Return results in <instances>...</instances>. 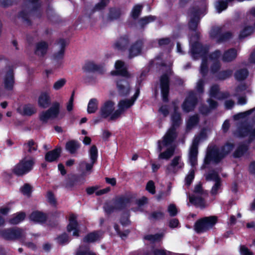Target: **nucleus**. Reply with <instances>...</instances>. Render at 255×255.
<instances>
[{"instance_id": "18", "label": "nucleus", "mask_w": 255, "mask_h": 255, "mask_svg": "<svg viewBox=\"0 0 255 255\" xmlns=\"http://www.w3.org/2000/svg\"><path fill=\"white\" fill-rule=\"evenodd\" d=\"M61 148L60 147H56L45 153L44 159L48 162L57 161L61 156Z\"/></svg>"}, {"instance_id": "55", "label": "nucleus", "mask_w": 255, "mask_h": 255, "mask_svg": "<svg viewBox=\"0 0 255 255\" xmlns=\"http://www.w3.org/2000/svg\"><path fill=\"white\" fill-rule=\"evenodd\" d=\"M164 218V213L160 211L152 212L149 216V219H154L157 220L159 219H163Z\"/></svg>"}, {"instance_id": "35", "label": "nucleus", "mask_w": 255, "mask_h": 255, "mask_svg": "<svg viewBox=\"0 0 255 255\" xmlns=\"http://www.w3.org/2000/svg\"><path fill=\"white\" fill-rule=\"evenodd\" d=\"M249 75V71L246 68H242L237 70L235 74V78L238 81L245 80Z\"/></svg>"}, {"instance_id": "47", "label": "nucleus", "mask_w": 255, "mask_h": 255, "mask_svg": "<svg viewBox=\"0 0 255 255\" xmlns=\"http://www.w3.org/2000/svg\"><path fill=\"white\" fill-rule=\"evenodd\" d=\"M121 15V10L116 8H111L108 14V18L110 20L117 19Z\"/></svg>"}, {"instance_id": "10", "label": "nucleus", "mask_w": 255, "mask_h": 255, "mask_svg": "<svg viewBox=\"0 0 255 255\" xmlns=\"http://www.w3.org/2000/svg\"><path fill=\"white\" fill-rule=\"evenodd\" d=\"M221 160V159L219 155L218 148L216 146L208 147L204 160V164L209 165L211 161H213L216 163H218Z\"/></svg>"}, {"instance_id": "1", "label": "nucleus", "mask_w": 255, "mask_h": 255, "mask_svg": "<svg viewBox=\"0 0 255 255\" xmlns=\"http://www.w3.org/2000/svg\"><path fill=\"white\" fill-rule=\"evenodd\" d=\"M132 197L130 195H121L116 196L113 199V205L106 203L104 209L107 215H110L115 211H123L128 208L132 202Z\"/></svg>"}, {"instance_id": "49", "label": "nucleus", "mask_w": 255, "mask_h": 255, "mask_svg": "<svg viewBox=\"0 0 255 255\" xmlns=\"http://www.w3.org/2000/svg\"><path fill=\"white\" fill-rule=\"evenodd\" d=\"M109 0H101L97 3L92 10V12H94L97 10H101L105 8V7L109 3Z\"/></svg>"}, {"instance_id": "37", "label": "nucleus", "mask_w": 255, "mask_h": 255, "mask_svg": "<svg viewBox=\"0 0 255 255\" xmlns=\"http://www.w3.org/2000/svg\"><path fill=\"white\" fill-rule=\"evenodd\" d=\"M156 17L153 15H148L140 18L138 20V23L142 29H144L145 25L149 23L155 21Z\"/></svg>"}, {"instance_id": "32", "label": "nucleus", "mask_w": 255, "mask_h": 255, "mask_svg": "<svg viewBox=\"0 0 255 255\" xmlns=\"http://www.w3.org/2000/svg\"><path fill=\"white\" fill-rule=\"evenodd\" d=\"M254 32V27L251 25L245 26L240 32L239 39L241 40L251 35Z\"/></svg>"}, {"instance_id": "11", "label": "nucleus", "mask_w": 255, "mask_h": 255, "mask_svg": "<svg viewBox=\"0 0 255 255\" xmlns=\"http://www.w3.org/2000/svg\"><path fill=\"white\" fill-rule=\"evenodd\" d=\"M208 51L209 48L207 46L203 45L198 41L194 42L191 48V54L194 58L206 56Z\"/></svg>"}, {"instance_id": "40", "label": "nucleus", "mask_w": 255, "mask_h": 255, "mask_svg": "<svg viewBox=\"0 0 255 255\" xmlns=\"http://www.w3.org/2000/svg\"><path fill=\"white\" fill-rule=\"evenodd\" d=\"M233 71L231 69H227L219 71L216 75V77L220 80H225L231 77L233 74Z\"/></svg>"}, {"instance_id": "15", "label": "nucleus", "mask_w": 255, "mask_h": 255, "mask_svg": "<svg viewBox=\"0 0 255 255\" xmlns=\"http://www.w3.org/2000/svg\"><path fill=\"white\" fill-rule=\"evenodd\" d=\"M115 103L111 100L106 101L101 107L99 114L105 119L108 118L114 112Z\"/></svg>"}, {"instance_id": "60", "label": "nucleus", "mask_w": 255, "mask_h": 255, "mask_svg": "<svg viewBox=\"0 0 255 255\" xmlns=\"http://www.w3.org/2000/svg\"><path fill=\"white\" fill-rule=\"evenodd\" d=\"M195 177V170L194 169H192L190 170V172L189 174H188L186 177H185V182L186 185L187 186H190L193 179Z\"/></svg>"}, {"instance_id": "38", "label": "nucleus", "mask_w": 255, "mask_h": 255, "mask_svg": "<svg viewBox=\"0 0 255 255\" xmlns=\"http://www.w3.org/2000/svg\"><path fill=\"white\" fill-rule=\"evenodd\" d=\"M100 239V236L97 231H94L88 234L84 238L85 243H93Z\"/></svg>"}, {"instance_id": "27", "label": "nucleus", "mask_w": 255, "mask_h": 255, "mask_svg": "<svg viewBox=\"0 0 255 255\" xmlns=\"http://www.w3.org/2000/svg\"><path fill=\"white\" fill-rule=\"evenodd\" d=\"M237 56V50L231 48L226 50L222 55V60L224 62H230L234 60Z\"/></svg>"}, {"instance_id": "29", "label": "nucleus", "mask_w": 255, "mask_h": 255, "mask_svg": "<svg viewBox=\"0 0 255 255\" xmlns=\"http://www.w3.org/2000/svg\"><path fill=\"white\" fill-rule=\"evenodd\" d=\"M80 181V177L75 174H72L68 175L66 180L65 187L67 189H72L76 186Z\"/></svg>"}, {"instance_id": "51", "label": "nucleus", "mask_w": 255, "mask_h": 255, "mask_svg": "<svg viewBox=\"0 0 255 255\" xmlns=\"http://www.w3.org/2000/svg\"><path fill=\"white\" fill-rule=\"evenodd\" d=\"M205 179L206 181L213 180L215 182H216V181L221 180L218 173L214 170H213L211 172L208 173L206 175Z\"/></svg>"}, {"instance_id": "41", "label": "nucleus", "mask_w": 255, "mask_h": 255, "mask_svg": "<svg viewBox=\"0 0 255 255\" xmlns=\"http://www.w3.org/2000/svg\"><path fill=\"white\" fill-rule=\"evenodd\" d=\"M23 146L27 149V150L28 153L36 151L38 149V145L33 139L29 140L27 143L23 144Z\"/></svg>"}, {"instance_id": "61", "label": "nucleus", "mask_w": 255, "mask_h": 255, "mask_svg": "<svg viewBox=\"0 0 255 255\" xmlns=\"http://www.w3.org/2000/svg\"><path fill=\"white\" fill-rule=\"evenodd\" d=\"M39 119L43 124H46L48 122V120L51 119L49 113L47 111L41 112L39 116Z\"/></svg>"}, {"instance_id": "8", "label": "nucleus", "mask_w": 255, "mask_h": 255, "mask_svg": "<svg viewBox=\"0 0 255 255\" xmlns=\"http://www.w3.org/2000/svg\"><path fill=\"white\" fill-rule=\"evenodd\" d=\"M198 103V99L194 92H190L182 105L184 112L189 113L193 111Z\"/></svg>"}, {"instance_id": "56", "label": "nucleus", "mask_w": 255, "mask_h": 255, "mask_svg": "<svg viewBox=\"0 0 255 255\" xmlns=\"http://www.w3.org/2000/svg\"><path fill=\"white\" fill-rule=\"evenodd\" d=\"M188 12L191 16V18L200 19V9L195 7H191L188 10Z\"/></svg>"}, {"instance_id": "25", "label": "nucleus", "mask_w": 255, "mask_h": 255, "mask_svg": "<svg viewBox=\"0 0 255 255\" xmlns=\"http://www.w3.org/2000/svg\"><path fill=\"white\" fill-rule=\"evenodd\" d=\"M181 157L180 156H175L171 160V163L167 165L166 169L168 172H175V169H182L184 164L183 162H179Z\"/></svg>"}, {"instance_id": "44", "label": "nucleus", "mask_w": 255, "mask_h": 255, "mask_svg": "<svg viewBox=\"0 0 255 255\" xmlns=\"http://www.w3.org/2000/svg\"><path fill=\"white\" fill-rule=\"evenodd\" d=\"M36 111L31 104H26L23 107V111L21 114L23 116H31L35 114Z\"/></svg>"}, {"instance_id": "26", "label": "nucleus", "mask_w": 255, "mask_h": 255, "mask_svg": "<svg viewBox=\"0 0 255 255\" xmlns=\"http://www.w3.org/2000/svg\"><path fill=\"white\" fill-rule=\"evenodd\" d=\"M80 147V143L78 140L75 139L68 141L65 144L66 150L71 154L76 153Z\"/></svg>"}, {"instance_id": "9", "label": "nucleus", "mask_w": 255, "mask_h": 255, "mask_svg": "<svg viewBox=\"0 0 255 255\" xmlns=\"http://www.w3.org/2000/svg\"><path fill=\"white\" fill-rule=\"evenodd\" d=\"M200 137L196 136L194 137L192 145L190 148L189 160L191 165L195 166L197 164V156L198 153V145L200 141Z\"/></svg>"}, {"instance_id": "7", "label": "nucleus", "mask_w": 255, "mask_h": 255, "mask_svg": "<svg viewBox=\"0 0 255 255\" xmlns=\"http://www.w3.org/2000/svg\"><path fill=\"white\" fill-rule=\"evenodd\" d=\"M129 78L122 77L118 78L116 80V87L120 97H126L130 93V86Z\"/></svg>"}, {"instance_id": "48", "label": "nucleus", "mask_w": 255, "mask_h": 255, "mask_svg": "<svg viewBox=\"0 0 255 255\" xmlns=\"http://www.w3.org/2000/svg\"><path fill=\"white\" fill-rule=\"evenodd\" d=\"M89 155L91 161L93 162H96L98 156V151L97 146L95 145H92L89 150Z\"/></svg>"}, {"instance_id": "39", "label": "nucleus", "mask_w": 255, "mask_h": 255, "mask_svg": "<svg viewBox=\"0 0 255 255\" xmlns=\"http://www.w3.org/2000/svg\"><path fill=\"white\" fill-rule=\"evenodd\" d=\"M200 121L199 117L197 115H194L191 116L187 122L186 125V128L188 129H190L194 127L197 125Z\"/></svg>"}, {"instance_id": "58", "label": "nucleus", "mask_w": 255, "mask_h": 255, "mask_svg": "<svg viewBox=\"0 0 255 255\" xmlns=\"http://www.w3.org/2000/svg\"><path fill=\"white\" fill-rule=\"evenodd\" d=\"M89 250L90 248L89 245H82L80 246L79 249L77 250L76 255H88Z\"/></svg>"}, {"instance_id": "19", "label": "nucleus", "mask_w": 255, "mask_h": 255, "mask_svg": "<svg viewBox=\"0 0 255 255\" xmlns=\"http://www.w3.org/2000/svg\"><path fill=\"white\" fill-rule=\"evenodd\" d=\"M129 44V39L128 35L121 36L114 43L113 46L116 49L125 51Z\"/></svg>"}, {"instance_id": "59", "label": "nucleus", "mask_w": 255, "mask_h": 255, "mask_svg": "<svg viewBox=\"0 0 255 255\" xmlns=\"http://www.w3.org/2000/svg\"><path fill=\"white\" fill-rule=\"evenodd\" d=\"M250 128L249 126H244L241 127L239 128V136L242 137H244L250 135Z\"/></svg>"}, {"instance_id": "23", "label": "nucleus", "mask_w": 255, "mask_h": 255, "mask_svg": "<svg viewBox=\"0 0 255 255\" xmlns=\"http://www.w3.org/2000/svg\"><path fill=\"white\" fill-rule=\"evenodd\" d=\"M38 106L44 109L49 107L51 105V98L49 94L46 92H42L38 99Z\"/></svg>"}, {"instance_id": "6", "label": "nucleus", "mask_w": 255, "mask_h": 255, "mask_svg": "<svg viewBox=\"0 0 255 255\" xmlns=\"http://www.w3.org/2000/svg\"><path fill=\"white\" fill-rule=\"evenodd\" d=\"M0 235L6 241H15L25 237L23 230L16 227L4 229L0 231Z\"/></svg>"}, {"instance_id": "64", "label": "nucleus", "mask_w": 255, "mask_h": 255, "mask_svg": "<svg viewBox=\"0 0 255 255\" xmlns=\"http://www.w3.org/2000/svg\"><path fill=\"white\" fill-rule=\"evenodd\" d=\"M221 52L220 50L217 49L214 52L210 53V54L209 56V57L210 60H212L213 61H219V59L221 56Z\"/></svg>"}, {"instance_id": "28", "label": "nucleus", "mask_w": 255, "mask_h": 255, "mask_svg": "<svg viewBox=\"0 0 255 255\" xmlns=\"http://www.w3.org/2000/svg\"><path fill=\"white\" fill-rule=\"evenodd\" d=\"M235 147V144L227 142L224 145L222 146L221 149L218 148V153L220 159L222 160L233 150Z\"/></svg>"}, {"instance_id": "53", "label": "nucleus", "mask_w": 255, "mask_h": 255, "mask_svg": "<svg viewBox=\"0 0 255 255\" xmlns=\"http://www.w3.org/2000/svg\"><path fill=\"white\" fill-rule=\"evenodd\" d=\"M200 19L191 18L188 22L189 29L192 31H196L197 30L198 25L199 23Z\"/></svg>"}, {"instance_id": "30", "label": "nucleus", "mask_w": 255, "mask_h": 255, "mask_svg": "<svg viewBox=\"0 0 255 255\" xmlns=\"http://www.w3.org/2000/svg\"><path fill=\"white\" fill-rule=\"evenodd\" d=\"M190 203L197 207L201 209L205 208V201L203 198L199 196L192 195L189 198Z\"/></svg>"}, {"instance_id": "50", "label": "nucleus", "mask_w": 255, "mask_h": 255, "mask_svg": "<svg viewBox=\"0 0 255 255\" xmlns=\"http://www.w3.org/2000/svg\"><path fill=\"white\" fill-rule=\"evenodd\" d=\"M56 239L57 243L61 245L66 244L69 242V237L66 233L59 235Z\"/></svg>"}, {"instance_id": "62", "label": "nucleus", "mask_w": 255, "mask_h": 255, "mask_svg": "<svg viewBox=\"0 0 255 255\" xmlns=\"http://www.w3.org/2000/svg\"><path fill=\"white\" fill-rule=\"evenodd\" d=\"M145 189L150 194H154L156 192L154 182L152 180L148 181L145 187Z\"/></svg>"}, {"instance_id": "20", "label": "nucleus", "mask_w": 255, "mask_h": 255, "mask_svg": "<svg viewBox=\"0 0 255 255\" xmlns=\"http://www.w3.org/2000/svg\"><path fill=\"white\" fill-rule=\"evenodd\" d=\"M138 91L136 93H134L133 96L130 99H126L121 100L118 104V107L120 110L124 112L126 109L130 108L138 98Z\"/></svg>"}, {"instance_id": "2", "label": "nucleus", "mask_w": 255, "mask_h": 255, "mask_svg": "<svg viewBox=\"0 0 255 255\" xmlns=\"http://www.w3.org/2000/svg\"><path fill=\"white\" fill-rule=\"evenodd\" d=\"M26 1L31 4L32 7L28 11L23 9L19 11L18 16L21 18L28 25L30 26L32 22L29 18L30 16L34 15L37 18H40L42 16L41 2L40 0H26Z\"/></svg>"}, {"instance_id": "45", "label": "nucleus", "mask_w": 255, "mask_h": 255, "mask_svg": "<svg viewBox=\"0 0 255 255\" xmlns=\"http://www.w3.org/2000/svg\"><path fill=\"white\" fill-rule=\"evenodd\" d=\"M233 34L230 31H227L221 33L219 37L216 40L217 43H221L226 42L232 38Z\"/></svg>"}, {"instance_id": "34", "label": "nucleus", "mask_w": 255, "mask_h": 255, "mask_svg": "<svg viewBox=\"0 0 255 255\" xmlns=\"http://www.w3.org/2000/svg\"><path fill=\"white\" fill-rule=\"evenodd\" d=\"M175 150V146L172 145L168 147L164 152H161L158 157L160 159L168 160L173 155Z\"/></svg>"}, {"instance_id": "54", "label": "nucleus", "mask_w": 255, "mask_h": 255, "mask_svg": "<svg viewBox=\"0 0 255 255\" xmlns=\"http://www.w3.org/2000/svg\"><path fill=\"white\" fill-rule=\"evenodd\" d=\"M162 235L159 234L154 235H147L144 237V239L152 242H159L161 240Z\"/></svg>"}, {"instance_id": "24", "label": "nucleus", "mask_w": 255, "mask_h": 255, "mask_svg": "<svg viewBox=\"0 0 255 255\" xmlns=\"http://www.w3.org/2000/svg\"><path fill=\"white\" fill-rule=\"evenodd\" d=\"M48 44L46 41H42L36 44L34 54L40 57H44L47 53Z\"/></svg>"}, {"instance_id": "17", "label": "nucleus", "mask_w": 255, "mask_h": 255, "mask_svg": "<svg viewBox=\"0 0 255 255\" xmlns=\"http://www.w3.org/2000/svg\"><path fill=\"white\" fill-rule=\"evenodd\" d=\"M30 221L33 222L43 224L45 223L48 219V215L42 211L35 210L32 211L29 216Z\"/></svg>"}, {"instance_id": "63", "label": "nucleus", "mask_w": 255, "mask_h": 255, "mask_svg": "<svg viewBox=\"0 0 255 255\" xmlns=\"http://www.w3.org/2000/svg\"><path fill=\"white\" fill-rule=\"evenodd\" d=\"M23 195L29 196L32 193V187L28 183H25L20 189Z\"/></svg>"}, {"instance_id": "21", "label": "nucleus", "mask_w": 255, "mask_h": 255, "mask_svg": "<svg viewBox=\"0 0 255 255\" xmlns=\"http://www.w3.org/2000/svg\"><path fill=\"white\" fill-rule=\"evenodd\" d=\"M177 129L176 128L170 127L163 138L164 145L167 146L171 144L177 138L178 135L176 131Z\"/></svg>"}, {"instance_id": "14", "label": "nucleus", "mask_w": 255, "mask_h": 255, "mask_svg": "<svg viewBox=\"0 0 255 255\" xmlns=\"http://www.w3.org/2000/svg\"><path fill=\"white\" fill-rule=\"evenodd\" d=\"M116 70L111 72L112 76H121L125 78H129L130 74L127 70L126 67L124 66V62L118 60L115 63Z\"/></svg>"}, {"instance_id": "12", "label": "nucleus", "mask_w": 255, "mask_h": 255, "mask_svg": "<svg viewBox=\"0 0 255 255\" xmlns=\"http://www.w3.org/2000/svg\"><path fill=\"white\" fill-rule=\"evenodd\" d=\"M15 84V78L13 69L9 67L6 72L3 78V85L4 89L7 91H12Z\"/></svg>"}, {"instance_id": "13", "label": "nucleus", "mask_w": 255, "mask_h": 255, "mask_svg": "<svg viewBox=\"0 0 255 255\" xmlns=\"http://www.w3.org/2000/svg\"><path fill=\"white\" fill-rule=\"evenodd\" d=\"M143 46L142 39H138L133 43L128 49V58L131 59L139 55L141 53Z\"/></svg>"}, {"instance_id": "52", "label": "nucleus", "mask_w": 255, "mask_h": 255, "mask_svg": "<svg viewBox=\"0 0 255 255\" xmlns=\"http://www.w3.org/2000/svg\"><path fill=\"white\" fill-rule=\"evenodd\" d=\"M222 28L220 27H215L213 28L210 33V36L212 39H216V40L219 37Z\"/></svg>"}, {"instance_id": "43", "label": "nucleus", "mask_w": 255, "mask_h": 255, "mask_svg": "<svg viewBox=\"0 0 255 255\" xmlns=\"http://www.w3.org/2000/svg\"><path fill=\"white\" fill-rule=\"evenodd\" d=\"M67 231L68 232L70 233L73 231V236L75 237L79 236L80 230L79 229V224L69 223L67 226Z\"/></svg>"}, {"instance_id": "4", "label": "nucleus", "mask_w": 255, "mask_h": 255, "mask_svg": "<svg viewBox=\"0 0 255 255\" xmlns=\"http://www.w3.org/2000/svg\"><path fill=\"white\" fill-rule=\"evenodd\" d=\"M34 164V158L27 159L24 157L14 166L12 170V173L18 177L22 176L30 172L33 169Z\"/></svg>"}, {"instance_id": "57", "label": "nucleus", "mask_w": 255, "mask_h": 255, "mask_svg": "<svg viewBox=\"0 0 255 255\" xmlns=\"http://www.w3.org/2000/svg\"><path fill=\"white\" fill-rule=\"evenodd\" d=\"M221 67V65L219 61H213L210 66L211 72L213 74H217L219 72Z\"/></svg>"}, {"instance_id": "46", "label": "nucleus", "mask_w": 255, "mask_h": 255, "mask_svg": "<svg viewBox=\"0 0 255 255\" xmlns=\"http://www.w3.org/2000/svg\"><path fill=\"white\" fill-rule=\"evenodd\" d=\"M142 5L139 4H135L132 8L131 11V16L133 19H136L140 15L142 9Z\"/></svg>"}, {"instance_id": "42", "label": "nucleus", "mask_w": 255, "mask_h": 255, "mask_svg": "<svg viewBox=\"0 0 255 255\" xmlns=\"http://www.w3.org/2000/svg\"><path fill=\"white\" fill-rule=\"evenodd\" d=\"M98 109V101L96 99H91L88 103L87 112L89 114H93L96 112Z\"/></svg>"}, {"instance_id": "31", "label": "nucleus", "mask_w": 255, "mask_h": 255, "mask_svg": "<svg viewBox=\"0 0 255 255\" xmlns=\"http://www.w3.org/2000/svg\"><path fill=\"white\" fill-rule=\"evenodd\" d=\"M248 145L244 143L240 144L233 153V156L236 158L242 157L248 150Z\"/></svg>"}, {"instance_id": "22", "label": "nucleus", "mask_w": 255, "mask_h": 255, "mask_svg": "<svg viewBox=\"0 0 255 255\" xmlns=\"http://www.w3.org/2000/svg\"><path fill=\"white\" fill-rule=\"evenodd\" d=\"M182 121L181 115L178 112V107L174 106V111L171 116V127L178 128L182 124Z\"/></svg>"}, {"instance_id": "5", "label": "nucleus", "mask_w": 255, "mask_h": 255, "mask_svg": "<svg viewBox=\"0 0 255 255\" xmlns=\"http://www.w3.org/2000/svg\"><path fill=\"white\" fill-rule=\"evenodd\" d=\"M218 218L215 216L205 217L197 220L194 225L197 233L205 232L212 229L217 223Z\"/></svg>"}, {"instance_id": "3", "label": "nucleus", "mask_w": 255, "mask_h": 255, "mask_svg": "<svg viewBox=\"0 0 255 255\" xmlns=\"http://www.w3.org/2000/svg\"><path fill=\"white\" fill-rule=\"evenodd\" d=\"M172 71L169 68L166 72L162 74L159 78V87L161 91L162 100L164 103L169 102L170 92V77L172 75Z\"/></svg>"}, {"instance_id": "16", "label": "nucleus", "mask_w": 255, "mask_h": 255, "mask_svg": "<svg viewBox=\"0 0 255 255\" xmlns=\"http://www.w3.org/2000/svg\"><path fill=\"white\" fill-rule=\"evenodd\" d=\"M82 69L85 72H97L100 74H103L104 73V70L102 65H97L91 61L86 62Z\"/></svg>"}, {"instance_id": "33", "label": "nucleus", "mask_w": 255, "mask_h": 255, "mask_svg": "<svg viewBox=\"0 0 255 255\" xmlns=\"http://www.w3.org/2000/svg\"><path fill=\"white\" fill-rule=\"evenodd\" d=\"M47 111L50 115L51 119L56 118L60 112V104L57 102L53 103L52 106Z\"/></svg>"}, {"instance_id": "36", "label": "nucleus", "mask_w": 255, "mask_h": 255, "mask_svg": "<svg viewBox=\"0 0 255 255\" xmlns=\"http://www.w3.org/2000/svg\"><path fill=\"white\" fill-rule=\"evenodd\" d=\"M26 217L24 212H19L16 213V215L10 218L9 223L11 225H17L23 221Z\"/></svg>"}]
</instances>
